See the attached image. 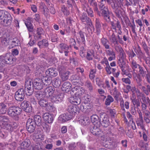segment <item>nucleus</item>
<instances>
[{
    "label": "nucleus",
    "instance_id": "nucleus-1",
    "mask_svg": "<svg viewBox=\"0 0 150 150\" xmlns=\"http://www.w3.org/2000/svg\"><path fill=\"white\" fill-rule=\"evenodd\" d=\"M12 20L11 15L4 10H0V22L4 26H10Z\"/></svg>",
    "mask_w": 150,
    "mask_h": 150
},
{
    "label": "nucleus",
    "instance_id": "nucleus-2",
    "mask_svg": "<svg viewBox=\"0 0 150 150\" xmlns=\"http://www.w3.org/2000/svg\"><path fill=\"white\" fill-rule=\"evenodd\" d=\"M7 114L13 119L18 120L21 113L22 109L17 106L9 107L7 110Z\"/></svg>",
    "mask_w": 150,
    "mask_h": 150
},
{
    "label": "nucleus",
    "instance_id": "nucleus-3",
    "mask_svg": "<svg viewBox=\"0 0 150 150\" xmlns=\"http://www.w3.org/2000/svg\"><path fill=\"white\" fill-rule=\"evenodd\" d=\"M26 83L25 88V91L23 88H21L18 90L16 93L20 94H24V93L28 96L31 95L33 91V87L31 85V83L30 81L28 82L27 84Z\"/></svg>",
    "mask_w": 150,
    "mask_h": 150
},
{
    "label": "nucleus",
    "instance_id": "nucleus-4",
    "mask_svg": "<svg viewBox=\"0 0 150 150\" xmlns=\"http://www.w3.org/2000/svg\"><path fill=\"white\" fill-rule=\"evenodd\" d=\"M100 126L99 122H98V124L93 125V126L91 127L90 131L94 135L96 136H102V133H103V132L100 129L99 127ZM106 133L107 135H108L109 134H110L111 132L110 131H109L108 132H104L103 134H105Z\"/></svg>",
    "mask_w": 150,
    "mask_h": 150
},
{
    "label": "nucleus",
    "instance_id": "nucleus-5",
    "mask_svg": "<svg viewBox=\"0 0 150 150\" xmlns=\"http://www.w3.org/2000/svg\"><path fill=\"white\" fill-rule=\"evenodd\" d=\"M39 104L41 107L45 108L47 110L54 111L56 110L55 108L50 103H48L46 98L38 101Z\"/></svg>",
    "mask_w": 150,
    "mask_h": 150
},
{
    "label": "nucleus",
    "instance_id": "nucleus-6",
    "mask_svg": "<svg viewBox=\"0 0 150 150\" xmlns=\"http://www.w3.org/2000/svg\"><path fill=\"white\" fill-rule=\"evenodd\" d=\"M100 120L102 126L107 127L110 125L109 118L108 115L104 113H100Z\"/></svg>",
    "mask_w": 150,
    "mask_h": 150
},
{
    "label": "nucleus",
    "instance_id": "nucleus-7",
    "mask_svg": "<svg viewBox=\"0 0 150 150\" xmlns=\"http://www.w3.org/2000/svg\"><path fill=\"white\" fill-rule=\"evenodd\" d=\"M63 98V94L56 90L51 97V99L52 102L58 103L62 101Z\"/></svg>",
    "mask_w": 150,
    "mask_h": 150
},
{
    "label": "nucleus",
    "instance_id": "nucleus-8",
    "mask_svg": "<svg viewBox=\"0 0 150 150\" xmlns=\"http://www.w3.org/2000/svg\"><path fill=\"white\" fill-rule=\"evenodd\" d=\"M36 127L35 123L32 119L29 118L27 121L26 124V128L29 133H31L34 132Z\"/></svg>",
    "mask_w": 150,
    "mask_h": 150
},
{
    "label": "nucleus",
    "instance_id": "nucleus-9",
    "mask_svg": "<svg viewBox=\"0 0 150 150\" xmlns=\"http://www.w3.org/2000/svg\"><path fill=\"white\" fill-rule=\"evenodd\" d=\"M16 60V59L13 58L12 56L9 54H6L5 56L2 57L1 61L2 63V64H13V62L15 61Z\"/></svg>",
    "mask_w": 150,
    "mask_h": 150
},
{
    "label": "nucleus",
    "instance_id": "nucleus-10",
    "mask_svg": "<svg viewBox=\"0 0 150 150\" xmlns=\"http://www.w3.org/2000/svg\"><path fill=\"white\" fill-rule=\"evenodd\" d=\"M100 16L103 17L104 20L107 22H110V12L108 7L101 10Z\"/></svg>",
    "mask_w": 150,
    "mask_h": 150
},
{
    "label": "nucleus",
    "instance_id": "nucleus-11",
    "mask_svg": "<svg viewBox=\"0 0 150 150\" xmlns=\"http://www.w3.org/2000/svg\"><path fill=\"white\" fill-rule=\"evenodd\" d=\"M21 107L25 111L30 113L32 111V108L30 105L29 102L26 100H24L21 104Z\"/></svg>",
    "mask_w": 150,
    "mask_h": 150
},
{
    "label": "nucleus",
    "instance_id": "nucleus-12",
    "mask_svg": "<svg viewBox=\"0 0 150 150\" xmlns=\"http://www.w3.org/2000/svg\"><path fill=\"white\" fill-rule=\"evenodd\" d=\"M31 85L33 86L35 89L40 90L43 87V84L42 83V79L36 78L34 80L33 84L32 83Z\"/></svg>",
    "mask_w": 150,
    "mask_h": 150
},
{
    "label": "nucleus",
    "instance_id": "nucleus-13",
    "mask_svg": "<svg viewBox=\"0 0 150 150\" xmlns=\"http://www.w3.org/2000/svg\"><path fill=\"white\" fill-rule=\"evenodd\" d=\"M137 98L140 100L141 103L147 104L150 106V99L149 97H146L144 93H142L138 96Z\"/></svg>",
    "mask_w": 150,
    "mask_h": 150
},
{
    "label": "nucleus",
    "instance_id": "nucleus-14",
    "mask_svg": "<svg viewBox=\"0 0 150 150\" xmlns=\"http://www.w3.org/2000/svg\"><path fill=\"white\" fill-rule=\"evenodd\" d=\"M95 23L96 28V33L97 35H99L100 34L102 29V23L100 20L99 18H96L95 19Z\"/></svg>",
    "mask_w": 150,
    "mask_h": 150
},
{
    "label": "nucleus",
    "instance_id": "nucleus-15",
    "mask_svg": "<svg viewBox=\"0 0 150 150\" xmlns=\"http://www.w3.org/2000/svg\"><path fill=\"white\" fill-rule=\"evenodd\" d=\"M73 89L74 91H76L75 93L76 96L80 98L81 97L82 95H84L85 93V90L82 87L79 86H75Z\"/></svg>",
    "mask_w": 150,
    "mask_h": 150
},
{
    "label": "nucleus",
    "instance_id": "nucleus-16",
    "mask_svg": "<svg viewBox=\"0 0 150 150\" xmlns=\"http://www.w3.org/2000/svg\"><path fill=\"white\" fill-rule=\"evenodd\" d=\"M71 118V115H69L68 113H67L60 115L58 119L60 122L64 123Z\"/></svg>",
    "mask_w": 150,
    "mask_h": 150
},
{
    "label": "nucleus",
    "instance_id": "nucleus-17",
    "mask_svg": "<svg viewBox=\"0 0 150 150\" xmlns=\"http://www.w3.org/2000/svg\"><path fill=\"white\" fill-rule=\"evenodd\" d=\"M56 90H55V88L53 87L50 86L46 88L44 92H45L46 97H47L50 96L51 97Z\"/></svg>",
    "mask_w": 150,
    "mask_h": 150
},
{
    "label": "nucleus",
    "instance_id": "nucleus-18",
    "mask_svg": "<svg viewBox=\"0 0 150 150\" xmlns=\"http://www.w3.org/2000/svg\"><path fill=\"white\" fill-rule=\"evenodd\" d=\"M88 1L90 5L93 7L94 11L97 13L98 15L100 16V12L99 11L97 3L96 0H88Z\"/></svg>",
    "mask_w": 150,
    "mask_h": 150
},
{
    "label": "nucleus",
    "instance_id": "nucleus-19",
    "mask_svg": "<svg viewBox=\"0 0 150 150\" xmlns=\"http://www.w3.org/2000/svg\"><path fill=\"white\" fill-rule=\"evenodd\" d=\"M43 118L45 122L49 124L52 123L53 121V116L48 113H45L43 114Z\"/></svg>",
    "mask_w": 150,
    "mask_h": 150
},
{
    "label": "nucleus",
    "instance_id": "nucleus-20",
    "mask_svg": "<svg viewBox=\"0 0 150 150\" xmlns=\"http://www.w3.org/2000/svg\"><path fill=\"white\" fill-rule=\"evenodd\" d=\"M133 77L134 80L136 81L137 84V86L139 87L142 86V79L140 75L135 72L133 73Z\"/></svg>",
    "mask_w": 150,
    "mask_h": 150
},
{
    "label": "nucleus",
    "instance_id": "nucleus-21",
    "mask_svg": "<svg viewBox=\"0 0 150 150\" xmlns=\"http://www.w3.org/2000/svg\"><path fill=\"white\" fill-rule=\"evenodd\" d=\"M80 20L85 25L91 22V19L87 16V14L85 13H83L80 16Z\"/></svg>",
    "mask_w": 150,
    "mask_h": 150
},
{
    "label": "nucleus",
    "instance_id": "nucleus-22",
    "mask_svg": "<svg viewBox=\"0 0 150 150\" xmlns=\"http://www.w3.org/2000/svg\"><path fill=\"white\" fill-rule=\"evenodd\" d=\"M71 84L69 82H65L63 84L62 88V91L64 93H68L71 90Z\"/></svg>",
    "mask_w": 150,
    "mask_h": 150
},
{
    "label": "nucleus",
    "instance_id": "nucleus-23",
    "mask_svg": "<svg viewBox=\"0 0 150 150\" xmlns=\"http://www.w3.org/2000/svg\"><path fill=\"white\" fill-rule=\"evenodd\" d=\"M45 73L46 75L51 77H55L58 74L57 71L53 68H49L46 71Z\"/></svg>",
    "mask_w": 150,
    "mask_h": 150
},
{
    "label": "nucleus",
    "instance_id": "nucleus-24",
    "mask_svg": "<svg viewBox=\"0 0 150 150\" xmlns=\"http://www.w3.org/2000/svg\"><path fill=\"white\" fill-rule=\"evenodd\" d=\"M68 111L69 115H71V117L72 118L75 115L77 111L76 107L75 105H70L68 108Z\"/></svg>",
    "mask_w": 150,
    "mask_h": 150
},
{
    "label": "nucleus",
    "instance_id": "nucleus-25",
    "mask_svg": "<svg viewBox=\"0 0 150 150\" xmlns=\"http://www.w3.org/2000/svg\"><path fill=\"white\" fill-rule=\"evenodd\" d=\"M84 10L86 12L88 16L91 17H94L93 10L88 4H86L84 6Z\"/></svg>",
    "mask_w": 150,
    "mask_h": 150
},
{
    "label": "nucleus",
    "instance_id": "nucleus-26",
    "mask_svg": "<svg viewBox=\"0 0 150 150\" xmlns=\"http://www.w3.org/2000/svg\"><path fill=\"white\" fill-rule=\"evenodd\" d=\"M36 33L34 36L35 39L39 40L42 38V35H43L44 31L43 29L40 28H37Z\"/></svg>",
    "mask_w": 150,
    "mask_h": 150
},
{
    "label": "nucleus",
    "instance_id": "nucleus-27",
    "mask_svg": "<svg viewBox=\"0 0 150 150\" xmlns=\"http://www.w3.org/2000/svg\"><path fill=\"white\" fill-rule=\"evenodd\" d=\"M85 27V29L90 34H92L95 30V28L92 22L86 24Z\"/></svg>",
    "mask_w": 150,
    "mask_h": 150
},
{
    "label": "nucleus",
    "instance_id": "nucleus-28",
    "mask_svg": "<svg viewBox=\"0 0 150 150\" xmlns=\"http://www.w3.org/2000/svg\"><path fill=\"white\" fill-rule=\"evenodd\" d=\"M30 18L29 17L27 18L26 21L25 22V24L26 25L28 30L30 32H32L33 31V27Z\"/></svg>",
    "mask_w": 150,
    "mask_h": 150
},
{
    "label": "nucleus",
    "instance_id": "nucleus-29",
    "mask_svg": "<svg viewBox=\"0 0 150 150\" xmlns=\"http://www.w3.org/2000/svg\"><path fill=\"white\" fill-rule=\"evenodd\" d=\"M35 95L39 101L45 98L46 97L44 91L36 92L35 93Z\"/></svg>",
    "mask_w": 150,
    "mask_h": 150
},
{
    "label": "nucleus",
    "instance_id": "nucleus-30",
    "mask_svg": "<svg viewBox=\"0 0 150 150\" xmlns=\"http://www.w3.org/2000/svg\"><path fill=\"white\" fill-rule=\"evenodd\" d=\"M144 93L146 95L148 96L150 93V85L149 84H147L146 86L142 85L141 86L139 87Z\"/></svg>",
    "mask_w": 150,
    "mask_h": 150
},
{
    "label": "nucleus",
    "instance_id": "nucleus-31",
    "mask_svg": "<svg viewBox=\"0 0 150 150\" xmlns=\"http://www.w3.org/2000/svg\"><path fill=\"white\" fill-rule=\"evenodd\" d=\"M85 56L86 59L89 60H92L94 55V52L93 50H88Z\"/></svg>",
    "mask_w": 150,
    "mask_h": 150
},
{
    "label": "nucleus",
    "instance_id": "nucleus-32",
    "mask_svg": "<svg viewBox=\"0 0 150 150\" xmlns=\"http://www.w3.org/2000/svg\"><path fill=\"white\" fill-rule=\"evenodd\" d=\"M69 102L74 105L79 104L81 102V100L80 98L76 96L75 98H72L69 99Z\"/></svg>",
    "mask_w": 150,
    "mask_h": 150
},
{
    "label": "nucleus",
    "instance_id": "nucleus-33",
    "mask_svg": "<svg viewBox=\"0 0 150 150\" xmlns=\"http://www.w3.org/2000/svg\"><path fill=\"white\" fill-rule=\"evenodd\" d=\"M91 121L93 123V125L98 124L99 122L100 125V117L96 114H93L91 117Z\"/></svg>",
    "mask_w": 150,
    "mask_h": 150
},
{
    "label": "nucleus",
    "instance_id": "nucleus-34",
    "mask_svg": "<svg viewBox=\"0 0 150 150\" xmlns=\"http://www.w3.org/2000/svg\"><path fill=\"white\" fill-rule=\"evenodd\" d=\"M101 43L106 49H109L110 48V44L109 41L106 38H102L101 39Z\"/></svg>",
    "mask_w": 150,
    "mask_h": 150
},
{
    "label": "nucleus",
    "instance_id": "nucleus-35",
    "mask_svg": "<svg viewBox=\"0 0 150 150\" xmlns=\"http://www.w3.org/2000/svg\"><path fill=\"white\" fill-rule=\"evenodd\" d=\"M48 45V41L46 39H43L42 41L38 42V45L40 48H42L44 47H47Z\"/></svg>",
    "mask_w": 150,
    "mask_h": 150
},
{
    "label": "nucleus",
    "instance_id": "nucleus-36",
    "mask_svg": "<svg viewBox=\"0 0 150 150\" xmlns=\"http://www.w3.org/2000/svg\"><path fill=\"white\" fill-rule=\"evenodd\" d=\"M109 38L114 45H118V41L114 33H112V35L109 36Z\"/></svg>",
    "mask_w": 150,
    "mask_h": 150
},
{
    "label": "nucleus",
    "instance_id": "nucleus-37",
    "mask_svg": "<svg viewBox=\"0 0 150 150\" xmlns=\"http://www.w3.org/2000/svg\"><path fill=\"white\" fill-rule=\"evenodd\" d=\"M133 96V97L131 98V99L132 101L133 104L136 108H138L140 106V103L139 100V99L138 98L136 99L135 96L134 97Z\"/></svg>",
    "mask_w": 150,
    "mask_h": 150
},
{
    "label": "nucleus",
    "instance_id": "nucleus-38",
    "mask_svg": "<svg viewBox=\"0 0 150 150\" xmlns=\"http://www.w3.org/2000/svg\"><path fill=\"white\" fill-rule=\"evenodd\" d=\"M81 124L83 126L88 125L90 123V120L88 117H84L80 120Z\"/></svg>",
    "mask_w": 150,
    "mask_h": 150
},
{
    "label": "nucleus",
    "instance_id": "nucleus-39",
    "mask_svg": "<svg viewBox=\"0 0 150 150\" xmlns=\"http://www.w3.org/2000/svg\"><path fill=\"white\" fill-rule=\"evenodd\" d=\"M9 42V40L6 38L3 37L0 38V46L4 47L6 46Z\"/></svg>",
    "mask_w": 150,
    "mask_h": 150
},
{
    "label": "nucleus",
    "instance_id": "nucleus-40",
    "mask_svg": "<svg viewBox=\"0 0 150 150\" xmlns=\"http://www.w3.org/2000/svg\"><path fill=\"white\" fill-rule=\"evenodd\" d=\"M33 119L34 122L35 123V125L37 126H40L41 125V118L39 115L34 116Z\"/></svg>",
    "mask_w": 150,
    "mask_h": 150
},
{
    "label": "nucleus",
    "instance_id": "nucleus-41",
    "mask_svg": "<svg viewBox=\"0 0 150 150\" xmlns=\"http://www.w3.org/2000/svg\"><path fill=\"white\" fill-rule=\"evenodd\" d=\"M120 53V57L119 59H125L126 58V54L122 48L120 46H118Z\"/></svg>",
    "mask_w": 150,
    "mask_h": 150
},
{
    "label": "nucleus",
    "instance_id": "nucleus-42",
    "mask_svg": "<svg viewBox=\"0 0 150 150\" xmlns=\"http://www.w3.org/2000/svg\"><path fill=\"white\" fill-rule=\"evenodd\" d=\"M69 73L70 72L69 71H67L59 74L61 79L63 81H65L68 79Z\"/></svg>",
    "mask_w": 150,
    "mask_h": 150
},
{
    "label": "nucleus",
    "instance_id": "nucleus-43",
    "mask_svg": "<svg viewBox=\"0 0 150 150\" xmlns=\"http://www.w3.org/2000/svg\"><path fill=\"white\" fill-rule=\"evenodd\" d=\"M111 94L112 95L115 100H117L120 95L119 93L117 91L116 87H115L112 89L110 92Z\"/></svg>",
    "mask_w": 150,
    "mask_h": 150
},
{
    "label": "nucleus",
    "instance_id": "nucleus-44",
    "mask_svg": "<svg viewBox=\"0 0 150 150\" xmlns=\"http://www.w3.org/2000/svg\"><path fill=\"white\" fill-rule=\"evenodd\" d=\"M52 83L55 87H59L61 84V81L59 78H57L53 79Z\"/></svg>",
    "mask_w": 150,
    "mask_h": 150
},
{
    "label": "nucleus",
    "instance_id": "nucleus-45",
    "mask_svg": "<svg viewBox=\"0 0 150 150\" xmlns=\"http://www.w3.org/2000/svg\"><path fill=\"white\" fill-rule=\"evenodd\" d=\"M134 52L136 53L137 55L138 58H141L142 57L143 53L142 52L140 47L139 45H138L137 48V49L136 47L134 48Z\"/></svg>",
    "mask_w": 150,
    "mask_h": 150
},
{
    "label": "nucleus",
    "instance_id": "nucleus-46",
    "mask_svg": "<svg viewBox=\"0 0 150 150\" xmlns=\"http://www.w3.org/2000/svg\"><path fill=\"white\" fill-rule=\"evenodd\" d=\"M43 85L47 86L50 85L52 82L51 79L50 77H46L42 79Z\"/></svg>",
    "mask_w": 150,
    "mask_h": 150
},
{
    "label": "nucleus",
    "instance_id": "nucleus-47",
    "mask_svg": "<svg viewBox=\"0 0 150 150\" xmlns=\"http://www.w3.org/2000/svg\"><path fill=\"white\" fill-rule=\"evenodd\" d=\"M131 91L133 93V96L135 97V96L134 94L135 92L136 93L137 97H138V96H139V95L141 93H142V92H141L139 90L136 88L135 86L132 87Z\"/></svg>",
    "mask_w": 150,
    "mask_h": 150
},
{
    "label": "nucleus",
    "instance_id": "nucleus-48",
    "mask_svg": "<svg viewBox=\"0 0 150 150\" xmlns=\"http://www.w3.org/2000/svg\"><path fill=\"white\" fill-rule=\"evenodd\" d=\"M7 106L3 103H0V114H5L7 111Z\"/></svg>",
    "mask_w": 150,
    "mask_h": 150
},
{
    "label": "nucleus",
    "instance_id": "nucleus-49",
    "mask_svg": "<svg viewBox=\"0 0 150 150\" xmlns=\"http://www.w3.org/2000/svg\"><path fill=\"white\" fill-rule=\"evenodd\" d=\"M35 148L37 150H44L42 143L40 141L36 143Z\"/></svg>",
    "mask_w": 150,
    "mask_h": 150
},
{
    "label": "nucleus",
    "instance_id": "nucleus-50",
    "mask_svg": "<svg viewBox=\"0 0 150 150\" xmlns=\"http://www.w3.org/2000/svg\"><path fill=\"white\" fill-rule=\"evenodd\" d=\"M30 144V141L29 139L27 138L22 143L21 147L27 148L29 146Z\"/></svg>",
    "mask_w": 150,
    "mask_h": 150
},
{
    "label": "nucleus",
    "instance_id": "nucleus-51",
    "mask_svg": "<svg viewBox=\"0 0 150 150\" xmlns=\"http://www.w3.org/2000/svg\"><path fill=\"white\" fill-rule=\"evenodd\" d=\"M105 68L107 74H111L112 73L114 74V72L116 70L115 69L111 67L109 64L107 65Z\"/></svg>",
    "mask_w": 150,
    "mask_h": 150
},
{
    "label": "nucleus",
    "instance_id": "nucleus-52",
    "mask_svg": "<svg viewBox=\"0 0 150 150\" xmlns=\"http://www.w3.org/2000/svg\"><path fill=\"white\" fill-rule=\"evenodd\" d=\"M19 44L20 41L18 39L16 38L13 39L10 45V47L12 48L15 46H18Z\"/></svg>",
    "mask_w": 150,
    "mask_h": 150
},
{
    "label": "nucleus",
    "instance_id": "nucleus-53",
    "mask_svg": "<svg viewBox=\"0 0 150 150\" xmlns=\"http://www.w3.org/2000/svg\"><path fill=\"white\" fill-rule=\"evenodd\" d=\"M114 100V99L110 95H108L105 100V104L106 105H109Z\"/></svg>",
    "mask_w": 150,
    "mask_h": 150
},
{
    "label": "nucleus",
    "instance_id": "nucleus-54",
    "mask_svg": "<svg viewBox=\"0 0 150 150\" xmlns=\"http://www.w3.org/2000/svg\"><path fill=\"white\" fill-rule=\"evenodd\" d=\"M69 47H71V46H69L67 44L63 43H61L59 45V48L63 51L69 49Z\"/></svg>",
    "mask_w": 150,
    "mask_h": 150
},
{
    "label": "nucleus",
    "instance_id": "nucleus-55",
    "mask_svg": "<svg viewBox=\"0 0 150 150\" xmlns=\"http://www.w3.org/2000/svg\"><path fill=\"white\" fill-rule=\"evenodd\" d=\"M142 137L144 140L146 142H147L148 140V133L147 132L146 129L145 130H143L142 131Z\"/></svg>",
    "mask_w": 150,
    "mask_h": 150
},
{
    "label": "nucleus",
    "instance_id": "nucleus-56",
    "mask_svg": "<svg viewBox=\"0 0 150 150\" xmlns=\"http://www.w3.org/2000/svg\"><path fill=\"white\" fill-rule=\"evenodd\" d=\"M24 97V94H20L15 93V98L18 101H21L23 100Z\"/></svg>",
    "mask_w": 150,
    "mask_h": 150
},
{
    "label": "nucleus",
    "instance_id": "nucleus-57",
    "mask_svg": "<svg viewBox=\"0 0 150 150\" xmlns=\"http://www.w3.org/2000/svg\"><path fill=\"white\" fill-rule=\"evenodd\" d=\"M142 46L145 51L146 54L149 57L150 56V53L147 45L145 42H142Z\"/></svg>",
    "mask_w": 150,
    "mask_h": 150
},
{
    "label": "nucleus",
    "instance_id": "nucleus-58",
    "mask_svg": "<svg viewBox=\"0 0 150 150\" xmlns=\"http://www.w3.org/2000/svg\"><path fill=\"white\" fill-rule=\"evenodd\" d=\"M138 68L139 69V73L143 76H145L147 74L146 71L145 69L143 67L141 66H139Z\"/></svg>",
    "mask_w": 150,
    "mask_h": 150
},
{
    "label": "nucleus",
    "instance_id": "nucleus-59",
    "mask_svg": "<svg viewBox=\"0 0 150 150\" xmlns=\"http://www.w3.org/2000/svg\"><path fill=\"white\" fill-rule=\"evenodd\" d=\"M8 120V119L7 116L0 115V126L3 124V122L7 121Z\"/></svg>",
    "mask_w": 150,
    "mask_h": 150
},
{
    "label": "nucleus",
    "instance_id": "nucleus-60",
    "mask_svg": "<svg viewBox=\"0 0 150 150\" xmlns=\"http://www.w3.org/2000/svg\"><path fill=\"white\" fill-rule=\"evenodd\" d=\"M85 84V86L88 88L89 91H93V87L90 81H86Z\"/></svg>",
    "mask_w": 150,
    "mask_h": 150
},
{
    "label": "nucleus",
    "instance_id": "nucleus-61",
    "mask_svg": "<svg viewBox=\"0 0 150 150\" xmlns=\"http://www.w3.org/2000/svg\"><path fill=\"white\" fill-rule=\"evenodd\" d=\"M78 34L80 36V38H79V40H81L83 42V43L84 44L85 39L84 33L81 31H80L78 33Z\"/></svg>",
    "mask_w": 150,
    "mask_h": 150
},
{
    "label": "nucleus",
    "instance_id": "nucleus-62",
    "mask_svg": "<svg viewBox=\"0 0 150 150\" xmlns=\"http://www.w3.org/2000/svg\"><path fill=\"white\" fill-rule=\"evenodd\" d=\"M105 3L106 0H100V1L99 3V6L101 10L107 7L105 6Z\"/></svg>",
    "mask_w": 150,
    "mask_h": 150
},
{
    "label": "nucleus",
    "instance_id": "nucleus-63",
    "mask_svg": "<svg viewBox=\"0 0 150 150\" xmlns=\"http://www.w3.org/2000/svg\"><path fill=\"white\" fill-rule=\"evenodd\" d=\"M61 10L63 12L64 15L67 16L69 14V11L67 9V8L64 5H63L62 6Z\"/></svg>",
    "mask_w": 150,
    "mask_h": 150
},
{
    "label": "nucleus",
    "instance_id": "nucleus-64",
    "mask_svg": "<svg viewBox=\"0 0 150 150\" xmlns=\"http://www.w3.org/2000/svg\"><path fill=\"white\" fill-rule=\"evenodd\" d=\"M129 58L132 59L134 57H136L137 56V54H136L134 52L133 50L127 53Z\"/></svg>",
    "mask_w": 150,
    "mask_h": 150
}]
</instances>
